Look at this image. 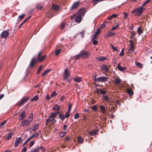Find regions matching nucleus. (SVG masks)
<instances>
[{
    "label": "nucleus",
    "instance_id": "obj_1",
    "mask_svg": "<svg viewBox=\"0 0 152 152\" xmlns=\"http://www.w3.org/2000/svg\"><path fill=\"white\" fill-rule=\"evenodd\" d=\"M90 55L91 53L89 51L81 50L79 54L75 56V60H78L80 58L86 59L90 56Z\"/></svg>",
    "mask_w": 152,
    "mask_h": 152
},
{
    "label": "nucleus",
    "instance_id": "obj_2",
    "mask_svg": "<svg viewBox=\"0 0 152 152\" xmlns=\"http://www.w3.org/2000/svg\"><path fill=\"white\" fill-rule=\"evenodd\" d=\"M145 10V8H144V7L141 6L132 10L131 13L132 14L134 15V16H137L138 17H139L141 15L143 10Z\"/></svg>",
    "mask_w": 152,
    "mask_h": 152
},
{
    "label": "nucleus",
    "instance_id": "obj_3",
    "mask_svg": "<svg viewBox=\"0 0 152 152\" xmlns=\"http://www.w3.org/2000/svg\"><path fill=\"white\" fill-rule=\"evenodd\" d=\"M107 77L103 76L99 77L97 78H96L95 77V81L103 82L107 81Z\"/></svg>",
    "mask_w": 152,
    "mask_h": 152
},
{
    "label": "nucleus",
    "instance_id": "obj_4",
    "mask_svg": "<svg viewBox=\"0 0 152 152\" xmlns=\"http://www.w3.org/2000/svg\"><path fill=\"white\" fill-rule=\"evenodd\" d=\"M107 92V91L105 90L104 88L102 89L99 88H96V92L98 94H101L102 95H104Z\"/></svg>",
    "mask_w": 152,
    "mask_h": 152
},
{
    "label": "nucleus",
    "instance_id": "obj_5",
    "mask_svg": "<svg viewBox=\"0 0 152 152\" xmlns=\"http://www.w3.org/2000/svg\"><path fill=\"white\" fill-rule=\"evenodd\" d=\"M70 75L69 70L68 69H66L64 71V80L67 79L69 76Z\"/></svg>",
    "mask_w": 152,
    "mask_h": 152
},
{
    "label": "nucleus",
    "instance_id": "obj_6",
    "mask_svg": "<svg viewBox=\"0 0 152 152\" xmlns=\"http://www.w3.org/2000/svg\"><path fill=\"white\" fill-rule=\"evenodd\" d=\"M80 4V2L77 1L74 3L71 6L70 8L71 10H73L77 9L79 6Z\"/></svg>",
    "mask_w": 152,
    "mask_h": 152
},
{
    "label": "nucleus",
    "instance_id": "obj_7",
    "mask_svg": "<svg viewBox=\"0 0 152 152\" xmlns=\"http://www.w3.org/2000/svg\"><path fill=\"white\" fill-rule=\"evenodd\" d=\"M9 33L7 31H3L1 34L0 36L2 38H7L9 37Z\"/></svg>",
    "mask_w": 152,
    "mask_h": 152
},
{
    "label": "nucleus",
    "instance_id": "obj_8",
    "mask_svg": "<svg viewBox=\"0 0 152 152\" xmlns=\"http://www.w3.org/2000/svg\"><path fill=\"white\" fill-rule=\"evenodd\" d=\"M23 140L21 137L15 140L14 143V146L15 147H17L18 145Z\"/></svg>",
    "mask_w": 152,
    "mask_h": 152
},
{
    "label": "nucleus",
    "instance_id": "obj_9",
    "mask_svg": "<svg viewBox=\"0 0 152 152\" xmlns=\"http://www.w3.org/2000/svg\"><path fill=\"white\" fill-rule=\"evenodd\" d=\"M29 99V98H23L21 100L20 102L18 104V105L19 107L23 106Z\"/></svg>",
    "mask_w": 152,
    "mask_h": 152
},
{
    "label": "nucleus",
    "instance_id": "obj_10",
    "mask_svg": "<svg viewBox=\"0 0 152 152\" xmlns=\"http://www.w3.org/2000/svg\"><path fill=\"white\" fill-rule=\"evenodd\" d=\"M86 13L85 9L84 8L80 9L77 12V14L81 16H84Z\"/></svg>",
    "mask_w": 152,
    "mask_h": 152
},
{
    "label": "nucleus",
    "instance_id": "obj_11",
    "mask_svg": "<svg viewBox=\"0 0 152 152\" xmlns=\"http://www.w3.org/2000/svg\"><path fill=\"white\" fill-rule=\"evenodd\" d=\"M51 118H49L48 119L46 120L45 124L46 126L48 125V123L49 122H51L52 124H54L56 121V120L53 118L50 119Z\"/></svg>",
    "mask_w": 152,
    "mask_h": 152
},
{
    "label": "nucleus",
    "instance_id": "obj_12",
    "mask_svg": "<svg viewBox=\"0 0 152 152\" xmlns=\"http://www.w3.org/2000/svg\"><path fill=\"white\" fill-rule=\"evenodd\" d=\"M37 60L35 58H33L31 61L29 66L31 68L33 67L34 66L35 64L36 63Z\"/></svg>",
    "mask_w": 152,
    "mask_h": 152
},
{
    "label": "nucleus",
    "instance_id": "obj_13",
    "mask_svg": "<svg viewBox=\"0 0 152 152\" xmlns=\"http://www.w3.org/2000/svg\"><path fill=\"white\" fill-rule=\"evenodd\" d=\"M26 112L25 111H23L20 114L18 119L19 120H23L26 117Z\"/></svg>",
    "mask_w": 152,
    "mask_h": 152
},
{
    "label": "nucleus",
    "instance_id": "obj_14",
    "mask_svg": "<svg viewBox=\"0 0 152 152\" xmlns=\"http://www.w3.org/2000/svg\"><path fill=\"white\" fill-rule=\"evenodd\" d=\"M29 124L27 120L26 119L23 120L21 122V125L22 127H24L25 126H28L29 125Z\"/></svg>",
    "mask_w": 152,
    "mask_h": 152
},
{
    "label": "nucleus",
    "instance_id": "obj_15",
    "mask_svg": "<svg viewBox=\"0 0 152 152\" xmlns=\"http://www.w3.org/2000/svg\"><path fill=\"white\" fill-rule=\"evenodd\" d=\"M117 68L121 71L123 72L126 70V68L125 67H121L120 66V64L118 63L117 65Z\"/></svg>",
    "mask_w": 152,
    "mask_h": 152
},
{
    "label": "nucleus",
    "instance_id": "obj_16",
    "mask_svg": "<svg viewBox=\"0 0 152 152\" xmlns=\"http://www.w3.org/2000/svg\"><path fill=\"white\" fill-rule=\"evenodd\" d=\"M82 19V16L77 14L75 18V21L77 23L80 22Z\"/></svg>",
    "mask_w": 152,
    "mask_h": 152
},
{
    "label": "nucleus",
    "instance_id": "obj_17",
    "mask_svg": "<svg viewBox=\"0 0 152 152\" xmlns=\"http://www.w3.org/2000/svg\"><path fill=\"white\" fill-rule=\"evenodd\" d=\"M98 130H95L93 131H90L88 132V134L91 136H94L97 134Z\"/></svg>",
    "mask_w": 152,
    "mask_h": 152
},
{
    "label": "nucleus",
    "instance_id": "obj_18",
    "mask_svg": "<svg viewBox=\"0 0 152 152\" xmlns=\"http://www.w3.org/2000/svg\"><path fill=\"white\" fill-rule=\"evenodd\" d=\"M101 69L105 71L106 72H108L109 71L108 66L105 65L102 66L101 67Z\"/></svg>",
    "mask_w": 152,
    "mask_h": 152
},
{
    "label": "nucleus",
    "instance_id": "obj_19",
    "mask_svg": "<svg viewBox=\"0 0 152 152\" xmlns=\"http://www.w3.org/2000/svg\"><path fill=\"white\" fill-rule=\"evenodd\" d=\"M121 80L118 77H117L114 80V83L115 84H121Z\"/></svg>",
    "mask_w": 152,
    "mask_h": 152
},
{
    "label": "nucleus",
    "instance_id": "obj_20",
    "mask_svg": "<svg viewBox=\"0 0 152 152\" xmlns=\"http://www.w3.org/2000/svg\"><path fill=\"white\" fill-rule=\"evenodd\" d=\"M126 92L130 96H132L134 94V93L133 91L129 88H128L127 89Z\"/></svg>",
    "mask_w": 152,
    "mask_h": 152
},
{
    "label": "nucleus",
    "instance_id": "obj_21",
    "mask_svg": "<svg viewBox=\"0 0 152 152\" xmlns=\"http://www.w3.org/2000/svg\"><path fill=\"white\" fill-rule=\"evenodd\" d=\"M14 134L13 132H11L9 133L7 136L6 137V138L7 140H10L12 136Z\"/></svg>",
    "mask_w": 152,
    "mask_h": 152
},
{
    "label": "nucleus",
    "instance_id": "obj_22",
    "mask_svg": "<svg viewBox=\"0 0 152 152\" xmlns=\"http://www.w3.org/2000/svg\"><path fill=\"white\" fill-rule=\"evenodd\" d=\"M107 59V58L104 56L99 57L96 58V59L99 61H104Z\"/></svg>",
    "mask_w": 152,
    "mask_h": 152
},
{
    "label": "nucleus",
    "instance_id": "obj_23",
    "mask_svg": "<svg viewBox=\"0 0 152 152\" xmlns=\"http://www.w3.org/2000/svg\"><path fill=\"white\" fill-rule=\"evenodd\" d=\"M59 7L58 5H53L52 6V9L53 10H55L56 11H58L59 10Z\"/></svg>",
    "mask_w": 152,
    "mask_h": 152
},
{
    "label": "nucleus",
    "instance_id": "obj_24",
    "mask_svg": "<svg viewBox=\"0 0 152 152\" xmlns=\"http://www.w3.org/2000/svg\"><path fill=\"white\" fill-rule=\"evenodd\" d=\"M46 57L47 56L45 55L42 57H40L39 58H37V60L39 62H41L44 60Z\"/></svg>",
    "mask_w": 152,
    "mask_h": 152
},
{
    "label": "nucleus",
    "instance_id": "obj_25",
    "mask_svg": "<svg viewBox=\"0 0 152 152\" xmlns=\"http://www.w3.org/2000/svg\"><path fill=\"white\" fill-rule=\"evenodd\" d=\"M131 34H132L130 36V38L132 39L133 38L134 40H136V38H134V36L136 35V33L134 31H132L131 32Z\"/></svg>",
    "mask_w": 152,
    "mask_h": 152
},
{
    "label": "nucleus",
    "instance_id": "obj_26",
    "mask_svg": "<svg viewBox=\"0 0 152 152\" xmlns=\"http://www.w3.org/2000/svg\"><path fill=\"white\" fill-rule=\"evenodd\" d=\"M60 109V107L57 104H55L52 108V110L54 111L58 110Z\"/></svg>",
    "mask_w": 152,
    "mask_h": 152
},
{
    "label": "nucleus",
    "instance_id": "obj_27",
    "mask_svg": "<svg viewBox=\"0 0 152 152\" xmlns=\"http://www.w3.org/2000/svg\"><path fill=\"white\" fill-rule=\"evenodd\" d=\"M100 108L103 114H104L105 113L106 110L104 106L103 105L100 106Z\"/></svg>",
    "mask_w": 152,
    "mask_h": 152
},
{
    "label": "nucleus",
    "instance_id": "obj_28",
    "mask_svg": "<svg viewBox=\"0 0 152 152\" xmlns=\"http://www.w3.org/2000/svg\"><path fill=\"white\" fill-rule=\"evenodd\" d=\"M59 118L62 121H64L65 119V115L63 113H61L59 115Z\"/></svg>",
    "mask_w": 152,
    "mask_h": 152
},
{
    "label": "nucleus",
    "instance_id": "obj_29",
    "mask_svg": "<svg viewBox=\"0 0 152 152\" xmlns=\"http://www.w3.org/2000/svg\"><path fill=\"white\" fill-rule=\"evenodd\" d=\"M36 8L38 10H41L42 9L43 6L41 4L38 3L37 4Z\"/></svg>",
    "mask_w": 152,
    "mask_h": 152
},
{
    "label": "nucleus",
    "instance_id": "obj_30",
    "mask_svg": "<svg viewBox=\"0 0 152 152\" xmlns=\"http://www.w3.org/2000/svg\"><path fill=\"white\" fill-rule=\"evenodd\" d=\"M77 141L78 142L82 143L83 142V140L80 136H79L77 138Z\"/></svg>",
    "mask_w": 152,
    "mask_h": 152
},
{
    "label": "nucleus",
    "instance_id": "obj_31",
    "mask_svg": "<svg viewBox=\"0 0 152 152\" xmlns=\"http://www.w3.org/2000/svg\"><path fill=\"white\" fill-rule=\"evenodd\" d=\"M50 71V70L46 69L45 70L43 73H42V75L44 77Z\"/></svg>",
    "mask_w": 152,
    "mask_h": 152
},
{
    "label": "nucleus",
    "instance_id": "obj_32",
    "mask_svg": "<svg viewBox=\"0 0 152 152\" xmlns=\"http://www.w3.org/2000/svg\"><path fill=\"white\" fill-rule=\"evenodd\" d=\"M77 83H79L82 81V79L80 77H76L73 79Z\"/></svg>",
    "mask_w": 152,
    "mask_h": 152
},
{
    "label": "nucleus",
    "instance_id": "obj_33",
    "mask_svg": "<svg viewBox=\"0 0 152 152\" xmlns=\"http://www.w3.org/2000/svg\"><path fill=\"white\" fill-rule=\"evenodd\" d=\"M115 33L109 31L107 34V36L108 37H110L115 35Z\"/></svg>",
    "mask_w": 152,
    "mask_h": 152
},
{
    "label": "nucleus",
    "instance_id": "obj_34",
    "mask_svg": "<svg viewBox=\"0 0 152 152\" xmlns=\"http://www.w3.org/2000/svg\"><path fill=\"white\" fill-rule=\"evenodd\" d=\"M103 98L105 101H107V102H109L110 101V99L108 98V96L105 95H103Z\"/></svg>",
    "mask_w": 152,
    "mask_h": 152
},
{
    "label": "nucleus",
    "instance_id": "obj_35",
    "mask_svg": "<svg viewBox=\"0 0 152 152\" xmlns=\"http://www.w3.org/2000/svg\"><path fill=\"white\" fill-rule=\"evenodd\" d=\"M137 33L139 35H140L141 34L143 33V31L141 29L140 27H139L137 28Z\"/></svg>",
    "mask_w": 152,
    "mask_h": 152
},
{
    "label": "nucleus",
    "instance_id": "obj_36",
    "mask_svg": "<svg viewBox=\"0 0 152 152\" xmlns=\"http://www.w3.org/2000/svg\"><path fill=\"white\" fill-rule=\"evenodd\" d=\"M66 134V132H60L59 133V136L61 137H64Z\"/></svg>",
    "mask_w": 152,
    "mask_h": 152
},
{
    "label": "nucleus",
    "instance_id": "obj_37",
    "mask_svg": "<svg viewBox=\"0 0 152 152\" xmlns=\"http://www.w3.org/2000/svg\"><path fill=\"white\" fill-rule=\"evenodd\" d=\"M31 17L30 16L28 17L27 19L24 20L20 24V26H22L25 22H26Z\"/></svg>",
    "mask_w": 152,
    "mask_h": 152
},
{
    "label": "nucleus",
    "instance_id": "obj_38",
    "mask_svg": "<svg viewBox=\"0 0 152 152\" xmlns=\"http://www.w3.org/2000/svg\"><path fill=\"white\" fill-rule=\"evenodd\" d=\"M117 16V15L115 14H113L112 15L110 16L108 18V19L109 20H111L113 18H116Z\"/></svg>",
    "mask_w": 152,
    "mask_h": 152
},
{
    "label": "nucleus",
    "instance_id": "obj_39",
    "mask_svg": "<svg viewBox=\"0 0 152 152\" xmlns=\"http://www.w3.org/2000/svg\"><path fill=\"white\" fill-rule=\"evenodd\" d=\"M42 67H43V66L42 65H41L39 66V67L38 68V69L37 70V74H39L40 73V72H41V71H42Z\"/></svg>",
    "mask_w": 152,
    "mask_h": 152
},
{
    "label": "nucleus",
    "instance_id": "obj_40",
    "mask_svg": "<svg viewBox=\"0 0 152 152\" xmlns=\"http://www.w3.org/2000/svg\"><path fill=\"white\" fill-rule=\"evenodd\" d=\"M103 0H92V1L94 2L93 5L95 6L97 4L98 2H100Z\"/></svg>",
    "mask_w": 152,
    "mask_h": 152
},
{
    "label": "nucleus",
    "instance_id": "obj_41",
    "mask_svg": "<svg viewBox=\"0 0 152 152\" xmlns=\"http://www.w3.org/2000/svg\"><path fill=\"white\" fill-rule=\"evenodd\" d=\"M39 99L38 95H37L34 96L31 100V101H37Z\"/></svg>",
    "mask_w": 152,
    "mask_h": 152
},
{
    "label": "nucleus",
    "instance_id": "obj_42",
    "mask_svg": "<svg viewBox=\"0 0 152 152\" xmlns=\"http://www.w3.org/2000/svg\"><path fill=\"white\" fill-rule=\"evenodd\" d=\"M7 122V120L3 121L0 124V128H1L2 126H4Z\"/></svg>",
    "mask_w": 152,
    "mask_h": 152
},
{
    "label": "nucleus",
    "instance_id": "obj_43",
    "mask_svg": "<svg viewBox=\"0 0 152 152\" xmlns=\"http://www.w3.org/2000/svg\"><path fill=\"white\" fill-rule=\"evenodd\" d=\"M66 24V22H62L61 24V29H63L65 25Z\"/></svg>",
    "mask_w": 152,
    "mask_h": 152
},
{
    "label": "nucleus",
    "instance_id": "obj_44",
    "mask_svg": "<svg viewBox=\"0 0 152 152\" xmlns=\"http://www.w3.org/2000/svg\"><path fill=\"white\" fill-rule=\"evenodd\" d=\"M56 115L55 113H52L50 115L49 118H53L56 117Z\"/></svg>",
    "mask_w": 152,
    "mask_h": 152
},
{
    "label": "nucleus",
    "instance_id": "obj_45",
    "mask_svg": "<svg viewBox=\"0 0 152 152\" xmlns=\"http://www.w3.org/2000/svg\"><path fill=\"white\" fill-rule=\"evenodd\" d=\"M136 65L140 68H142L143 67V64L139 62H137L136 64Z\"/></svg>",
    "mask_w": 152,
    "mask_h": 152
},
{
    "label": "nucleus",
    "instance_id": "obj_46",
    "mask_svg": "<svg viewBox=\"0 0 152 152\" xmlns=\"http://www.w3.org/2000/svg\"><path fill=\"white\" fill-rule=\"evenodd\" d=\"M91 109L94 111H96L97 110V108L96 105H94L92 107Z\"/></svg>",
    "mask_w": 152,
    "mask_h": 152
},
{
    "label": "nucleus",
    "instance_id": "obj_47",
    "mask_svg": "<svg viewBox=\"0 0 152 152\" xmlns=\"http://www.w3.org/2000/svg\"><path fill=\"white\" fill-rule=\"evenodd\" d=\"M101 32V31L100 30V28H98L96 31L94 33L96 34V35H98Z\"/></svg>",
    "mask_w": 152,
    "mask_h": 152
},
{
    "label": "nucleus",
    "instance_id": "obj_48",
    "mask_svg": "<svg viewBox=\"0 0 152 152\" xmlns=\"http://www.w3.org/2000/svg\"><path fill=\"white\" fill-rule=\"evenodd\" d=\"M61 49H59L56 50L55 52L56 55H58L61 52Z\"/></svg>",
    "mask_w": 152,
    "mask_h": 152
},
{
    "label": "nucleus",
    "instance_id": "obj_49",
    "mask_svg": "<svg viewBox=\"0 0 152 152\" xmlns=\"http://www.w3.org/2000/svg\"><path fill=\"white\" fill-rule=\"evenodd\" d=\"M134 47L130 46V48L129 49V51L130 53H132L133 52L134 50Z\"/></svg>",
    "mask_w": 152,
    "mask_h": 152
},
{
    "label": "nucleus",
    "instance_id": "obj_50",
    "mask_svg": "<svg viewBox=\"0 0 152 152\" xmlns=\"http://www.w3.org/2000/svg\"><path fill=\"white\" fill-rule=\"evenodd\" d=\"M129 42L130 46L134 47V43L133 41L132 40H130L129 41Z\"/></svg>",
    "mask_w": 152,
    "mask_h": 152
},
{
    "label": "nucleus",
    "instance_id": "obj_51",
    "mask_svg": "<svg viewBox=\"0 0 152 152\" xmlns=\"http://www.w3.org/2000/svg\"><path fill=\"white\" fill-rule=\"evenodd\" d=\"M118 26H119V25L118 24H117V25H116L115 26L113 27L112 28V29L111 30L112 31H113L114 30L117 29Z\"/></svg>",
    "mask_w": 152,
    "mask_h": 152
},
{
    "label": "nucleus",
    "instance_id": "obj_52",
    "mask_svg": "<svg viewBox=\"0 0 152 152\" xmlns=\"http://www.w3.org/2000/svg\"><path fill=\"white\" fill-rule=\"evenodd\" d=\"M106 26V25L105 24V22H103V23L102 24L101 26L100 27V28L101 29H103Z\"/></svg>",
    "mask_w": 152,
    "mask_h": 152
},
{
    "label": "nucleus",
    "instance_id": "obj_53",
    "mask_svg": "<svg viewBox=\"0 0 152 152\" xmlns=\"http://www.w3.org/2000/svg\"><path fill=\"white\" fill-rule=\"evenodd\" d=\"M79 113H77L74 116V118L75 119H77L79 118Z\"/></svg>",
    "mask_w": 152,
    "mask_h": 152
},
{
    "label": "nucleus",
    "instance_id": "obj_54",
    "mask_svg": "<svg viewBox=\"0 0 152 152\" xmlns=\"http://www.w3.org/2000/svg\"><path fill=\"white\" fill-rule=\"evenodd\" d=\"M39 133L37 132V133H35L34 134H33L32 136V138H34V137H37V136H39Z\"/></svg>",
    "mask_w": 152,
    "mask_h": 152
},
{
    "label": "nucleus",
    "instance_id": "obj_55",
    "mask_svg": "<svg viewBox=\"0 0 152 152\" xmlns=\"http://www.w3.org/2000/svg\"><path fill=\"white\" fill-rule=\"evenodd\" d=\"M111 46L112 48L113 49V50H115V51H118V48L117 47H115V48H114L112 45H111Z\"/></svg>",
    "mask_w": 152,
    "mask_h": 152
},
{
    "label": "nucleus",
    "instance_id": "obj_56",
    "mask_svg": "<svg viewBox=\"0 0 152 152\" xmlns=\"http://www.w3.org/2000/svg\"><path fill=\"white\" fill-rule=\"evenodd\" d=\"M91 41H92V43L94 45H96L98 43V41L95 40V39L91 40Z\"/></svg>",
    "mask_w": 152,
    "mask_h": 152
},
{
    "label": "nucleus",
    "instance_id": "obj_57",
    "mask_svg": "<svg viewBox=\"0 0 152 152\" xmlns=\"http://www.w3.org/2000/svg\"><path fill=\"white\" fill-rule=\"evenodd\" d=\"M97 37V35L94 33L92 37L91 40H94L96 39Z\"/></svg>",
    "mask_w": 152,
    "mask_h": 152
},
{
    "label": "nucleus",
    "instance_id": "obj_58",
    "mask_svg": "<svg viewBox=\"0 0 152 152\" xmlns=\"http://www.w3.org/2000/svg\"><path fill=\"white\" fill-rule=\"evenodd\" d=\"M25 16V15H24V14H22L21 15L19 16H18V18L20 20H22L23 18Z\"/></svg>",
    "mask_w": 152,
    "mask_h": 152
},
{
    "label": "nucleus",
    "instance_id": "obj_59",
    "mask_svg": "<svg viewBox=\"0 0 152 152\" xmlns=\"http://www.w3.org/2000/svg\"><path fill=\"white\" fill-rule=\"evenodd\" d=\"M115 111V107L114 106H112L111 108L110 112L111 113H113Z\"/></svg>",
    "mask_w": 152,
    "mask_h": 152
},
{
    "label": "nucleus",
    "instance_id": "obj_60",
    "mask_svg": "<svg viewBox=\"0 0 152 152\" xmlns=\"http://www.w3.org/2000/svg\"><path fill=\"white\" fill-rule=\"evenodd\" d=\"M72 106V104H70L69 105L68 107V110L67 111V113H70V110H71V108Z\"/></svg>",
    "mask_w": 152,
    "mask_h": 152
},
{
    "label": "nucleus",
    "instance_id": "obj_61",
    "mask_svg": "<svg viewBox=\"0 0 152 152\" xmlns=\"http://www.w3.org/2000/svg\"><path fill=\"white\" fill-rule=\"evenodd\" d=\"M57 94H56V91H54L51 94V96L52 97H53L55 96H56Z\"/></svg>",
    "mask_w": 152,
    "mask_h": 152
},
{
    "label": "nucleus",
    "instance_id": "obj_62",
    "mask_svg": "<svg viewBox=\"0 0 152 152\" xmlns=\"http://www.w3.org/2000/svg\"><path fill=\"white\" fill-rule=\"evenodd\" d=\"M150 1V0H147L141 6L142 7L148 3Z\"/></svg>",
    "mask_w": 152,
    "mask_h": 152
},
{
    "label": "nucleus",
    "instance_id": "obj_63",
    "mask_svg": "<svg viewBox=\"0 0 152 152\" xmlns=\"http://www.w3.org/2000/svg\"><path fill=\"white\" fill-rule=\"evenodd\" d=\"M69 113H67V112H66L65 114L64 115L65 118H67L69 117L70 114H69Z\"/></svg>",
    "mask_w": 152,
    "mask_h": 152
},
{
    "label": "nucleus",
    "instance_id": "obj_64",
    "mask_svg": "<svg viewBox=\"0 0 152 152\" xmlns=\"http://www.w3.org/2000/svg\"><path fill=\"white\" fill-rule=\"evenodd\" d=\"M39 149L38 148H35L33 151H32L31 152H38Z\"/></svg>",
    "mask_w": 152,
    "mask_h": 152
}]
</instances>
